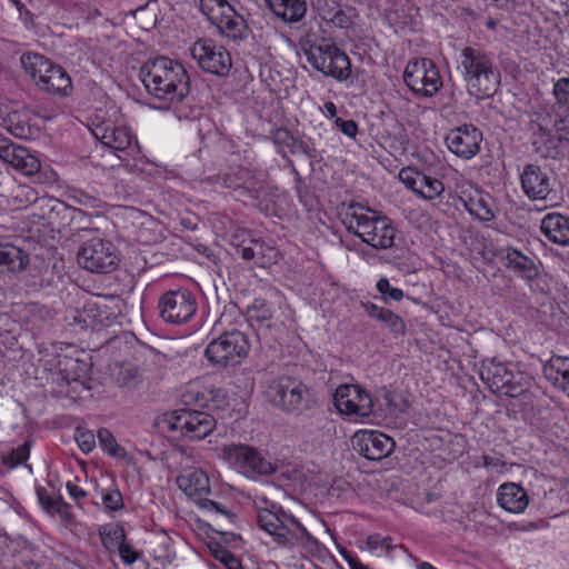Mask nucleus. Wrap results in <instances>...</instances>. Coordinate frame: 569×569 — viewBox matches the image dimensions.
<instances>
[{"instance_id":"obj_47","label":"nucleus","mask_w":569,"mask_h":569,"mask_svg":"<svg viewBox=\"0 0 569 569\" xmlns=\"http://www.w3.org/2000/svg\"><path fill=\"white\" fill-rule=\"evenodd\" d=\"M21 148V146L14 144L9 138L0 134V159L4 162L12 166Z\"/></svg>"},{"instance_id":"obj_32","label":"nucleus","mask_w":569,"mask_h":569,"mask_svg":"<svg viewBox=\"0 0 569 569\" xmlns=\"http://www.w3.org/2000/svg\"><path fill=\"white\" fill-rule=\"evenodd\" d=\"M531 143L536 153L540 157L549 158L555 153L557 140L550 130L538 126V129L532 133Z\"/></svg>"},{"instance_id":"obj_31","label":"nucleus","mask_w":569,"mask_h":569,"mask_svg":"<svg viewBox=\"0 0 569 569\" xmlns=\"http://www.w3.org/2000/svg\"><path fill=\"white\" fill-rule=\"evenodd\" d=\"M226 398V393L222 389H210L200 391L194 388H190L183 393L182 399L186 405H193L197 407H208L209 401L219 403Z\"/></svg>"},{"instance_id":"obj_56","label":"nucleus","mask_w":569,"mask_h":569,"mask_svg":"<svg viewBox=\"0 0 569 569\" xmlns=\"http://www.w3.org/2000/svg\"><path fill=\"white\" fill-rule=\"evenodd\" d=\"M530 500H497L498 506L507 512L520 513L526 510Z\"/></svg>"},{"instance_id":"obj_46","label":"nucleus","mask_w":569,"mask_h":569,"mask_svg":"<svg viewBox=\"0 0 569 569\" xmlns=\"http://www.w3.org/2000/svg\"><path fill=\"white\" fill-rule=\"evenodd\" d=\"M353 13L355 9L349 7L347 9H342L339 7L328 19V22L332 23L335 27L347 29L353 23Z\"/></svg>"},{"instance_id":"obj_10","label":"nucleus","mask_w":569,"mask_h":569,"mask_svg":"<svg viewBox=\"0 0 569 569\" xmlns=\"http://www.w3.org/2000/svg\"><path fill=\"white\" fill-rule=\"evenodd\" d=\"M77 259L83 269L97 273L111 272L116 270L119 263L113 243L97 236L81 244Z\"/></svg>"},{"instance_id":"obj_15","label":"nucleus","mask_w":569,"mask_h":569,"mask_svg":"<svg viewBox=\"0 0 569 569\" xmlns=\"http://www.w3.org/2000/svg\"><path fill=\"white\" fill-rule=\"evenodd\" d=\"M333 402L339 412L361 418L376 413L375 401L358 385H341L336 389Z\"/></svg>"},{"instance_id":"obj_8","label":"nucleus","mask_w":569,"mask_h":569,"mask_svg":"<svg viewBox=\"0 0 569 569\" xmlns=\"http://www.w3.org/2000/svg\"><path fill=\"white\" fill-rule=\"evenodd\" d=\"M306 56L316 70L339 82L348 80L351 76L349 57L333 43L322 41L312 44L306 51Z\"/></svg>"},{"instance_id":"obj_44","label":"nucleus","mask_w":569,"mask_h":569,"mask_svg":"<svg viewBox=\"0 0 569 569\" xmlns=\"http://www.w3.org/2000/svg\"><path fill=\"white\" fill-rule=\"evenodd\" d=\"M399 180L410 190H412L416 194L418 191V184H421V181H425V173L411 168H402L399 171Z\"/></svg>"},{"instance_id":"obj_55","label":"nucleus","mask_w":569,"mask_h":569,"mask_svg":"<svg viewBox=\"0 0 569 569\" xmlns=\"http://www.w3.org/2000/svg\"><path fill=\"white\" fill-rule=\"evenodd\" d=\"M313 6L325 21L340 7L338 0H313Z\"/></svg>"},{"instance_id":"obj_50","label":"nucleus","mask_w":569,"mask_h":569,"mask_svg":"<svg viewBox=\"0 0 569 569\" xmlns=\"http://www.w3.org/2000/svg\"><path fill=\"white\" fill-rule=\"evenodd\" d=\"M553 93L559 107L569 113V78H560L553 86Z\"/></svg>"},{"instance_id":"obj_29","label":"nucleus","mask_w":569,"mask_h":569,"mask_svg":"<svg viewBox=\"0 0 569 569\" xmlns=\"http://www.w3.org/2000/svg\"><path fill=\"white\" fill-rule=\"evenodd\" d=\"M543 372L547 379L563 391L569 385V358L560 356L551 358L545 366Z\"/></svg>"},{"instance_id":"obj_2","label":"nucleus","mask_w":569,"mask_h":569,"mask_svg":"<svg viewBox=\"0 0 569 569\" xmlns=\"http://www.w3.org/2000/svg\"><path fill=\"white\" fill-rule=\"evenodd\" d=\"M458 69L467 84L468 92L476 98H489L497 92L500 73L492 57L479 48L466 47L461 50Z\"/></svg>"},{"instance_id":"obj_34","label":"nucleus","mask_w":569,"mask_h":569,"mask_svg":"<svg viewBox=\"0 0 569 569\" xmlns=\"http://www.w3.org/2000/svg\"><path fill=\"white\" fill-rule=\"evenodd\" d=\"M272 248L267 246L260 238L248 239L247 244L242 246L236 252L246 261H256L262 263L261 260L266 257L268 250Z\"/></svg>"},{"instance_id":"obj_6","label":"nucleus","mask_w":569,"mask_h":569,"mask_svg":"<svg viewBox=\"0 0 569 569\" xmlns=\"http://www.w3.org/2000/svg\"><path fill=\"white\" fill-rule=\"evenodd\" d=\"M199 8L224 37L234 41L248 38L250 29L244 18L227 0H200Z\"/></svg>"},{"instance_id":"obj_64","label":"nucleus","mask_w":569,"mask_h":569,"mask_svg":"<svg viewBox=\"0 0 569 569\" xmlns=\"http://www.w3.org/2000/svg\"><path fill=\"white\" fill-rule=\"evenodd\" d=\"M555 129H556V140L557 141H569V121L565 119H559L555 122Z\"/></svg>"},{"instance_id":"obj_36","label":"nucleus","mask_w":569,"mask_h":569,"mask_svg":"<svg viewBox=\"0 0 569 569\" xmlns=\"http://www.w3.org/2000/svg\"><path fill=\"white\" fill-rule=\"evenodd\" d=\"M12 167L24 176H34L40 171V160L24 147L19 151Z\"/></svg>"},{"instance_id":"obj_33","label":"nucleus","mask_w":569,"mask_h":569,"mask_svg":"<svg viewBox=\"0 0 569 569\" xmlns=\"http://www.w3.org/2000/svg\"><path fill=\"white\" fill-rule=\"evenodd\" d=\"M103 547L109 551H116L126 540L124 529L119 523H107L98 529Z\"/></svg>"},{"instance_id":"obj_40","label":"nucleus","mask_w":569,"mask_h":569,"mask_svg":"<svg viewBox=\"0 0 569 569\" xmlns=\"http://www.w3.org/2000/svg\"><path fill=\"white\" fill-rule=\"evenodd\" d=\"M365 548L371 553H377L378 550L389 555L397 546L393 545V539L389 536L383 537L380 533H371L366 538Z\"/></svg>"},{"instance_id":"obj_51","label":"nucleus","mask_w":569,"mask_h":569,"mask_svg":"<svg viewBox=\"0 0 569 569\" xmlns=\"http://www.w3.org/2000/svg\"><path fill=\"white\" fill-rule=\"evenodd\" d=\"M290 521L296 525L301 532L300 536L296 538L297 542L310 552L317 550L319 547L317 539H315L295 517H290Z\"/></svg>"},{"instance_id":"obj_61","label":"nucleus","mask_w":569,"mask_h":569,"mask_svg":"<svg viewBox=\"0 0 569 569\" xmlns=\"http://www.w3.org/2000/svg\"><path fill=\"white\" fill-rule=\"evenodd\" d=\"M254 237L249 230L238 229L231 236V244L236 249H240L242 246L247 244L248 239H253Z\"/></svg>"},{"instance_id":"obj_48","label":"nucleus","mask_w":569,"mask_h":569,"mask_svg":"<svg viewBox=\"0 0 569 569\" xmlns=\"http://www.w3.org/2000/svg\"><path fill=\"white\" fill-rule=\"evenodd\" d=\"M30 456V443L26 442L19 446L16 449H12L11 452L3 459V462L9 468H14L28 460Z\"/></svg>"},{"instance_id":"obj_62","label":"nucleus","mask_w":569,"mask_h":569,"mask_svg":"<svg viewBox=\"0 0 569 569\" xmlns=\"http://www.w3.org/2000/svg\"><path fill=\"white\" fill-rule=\"evenodd\" d=\"M116 550L119 552L121 560L127 565L133 563L138 558V553L132 549L130 545H127L124 541H122L121 546L116 548Z\"/></svg>"},{"instance_id":"obj_7","label":"nucleus","mask_w":569,"mask_h":569,"mask_svg":"<svg viewBox=\"0 0 569 569\" xmlns=\"http://www.w3.org/2000/svg\"><path fill=\"white\" fill-rule=\"evenodd\" d=\"M249 350L248 337L239 330H231L210 341L204 357L217 367L236 366L248 356Z\"/></svg>"},{"instance_id":"obj_58","label":"nucleus","mask_w":569,"mask_h":569,"mask_svg":"<svg viewBox=\"0 0 569 569\" xmlns=\"http://www.w3.org/2000/svg\"><path fill=\"white\" fill-rule=\"evenodd\" d=\"M482 466L485 468H490L499 473H502L505 470H507V462L503 461L500 457L490 456V455H482L481 456Z\"/></svg>"},{"instance_id":"obj_43","label":"nucleus","mask_w":569,"mask_h":569,"mask_svg":"<svg viewBox=\"0 0 569 569\" xmlns=\"http://www.w3.org/2000/svg\"><path fill=\"white\" fill-rule=\"evenodd\" d=\"M248 315L251 320H256L261 326L270 327L269 321L272 319V310L268 303L262 300H254L248 308Z\"/></svg>"},{"instance_id":"obj_38","label":"nucleus","mask_w":569,"mask_h":569,"mask_svg":"<svg viewBox=\"0 0 569 569\" xmlns=\"http://www.w3.org/2000/svg\"><path fill=\"white\" fill-rule=\"evenodd\" d=\"M234 174L238 181L234 184H230L233 188H243L252 197H256L262 189V180L258 179L250 170L246 168H239Z\"/></svg>"},{"instance_id":"obj_16","label":"nucleus","mask_w":569,"mask_h":569,"mask_svg":"<svg viewBox=\"0 0 569 569\" xmlns=\"http://www.w3.org/2000/svg\"><path fill=\"white\" fill-rule=\"evenodd\" d=\"M482 133L472 124H463L449 131L446 137L448 149L462 159H471L480 150Z\"/></svg>"},{"instance_id":"obj_25","label":"nucleus","mask_w":569,"mask_h":569,"mask_svg":"<svg viewBox=\"0 0 569 569\" xmlns=\"http://www.w3.org/2000/svg\"><path fill=\"white\" fill-rule=\"evenodd\" d=\"M540 229L549 241L569 246V217L557 212L548 213L541 220Z\"/></svg>"},{"instance_id":"obj_12","label":"nucleus","mask_w":569,"mask_h":569,"mask_svg":"<svg viewBox=\"0 0 569 569\" xmlns=\"http://www.w3.org/2000/svg\"><path fill=\"white\" fill-rule=\"evenodd\" d=\"M224 459L247 477L268 476L277 471V466L267 460L257 449L247 445L227 447Z\"/></svg>"},{"instance_id":"obj_11","label":"nucleus","mask_w":569,"mask_h":569,"mask_svg":"<svg viewBox=\"0 0 569 569\" xmlns=\"http://www.w3.org/2000/svg\"><path fill=\"white\" fill-rule=\"evenodd\" d=\"M197 308V299L188 289L167 291L158 302L161 319L171 325L187 323L196 315Z\"/></svg>"},{"instance_id":"obj_20","label":"nucleus","mask_w":569,"mask_h":569,"mask_svg":"<svg viewBox=\"0 0 569 569\" xmlns=\"http://www.w3.org/2000/svg\"><path fill=\"white\" fill-rule=\"evenodd\" d=\"M92 134L103 146L114 151L129 154L133 149V136L127 127H116L106 122L96 124Z\"/></svg>"},{"instance_id":"obj_9","label":"nucleus","mask_w":569,"mask_h":569,"mask_svg":"<svg viewBox=\"0 0 569 569\" xmlns=\"http://www.w3.org/2000/svg\"><path fill=\"white\" fill-rule=\"evenodd\" d=\"M162 423L171 431H180L183 437L190 440H201L216 428V420L211 415L189 409H179L166 413Z\"/></svg>"},{"instance_id":"obj_53","label":"nucleus","mask_w":569,"mask_h":569,"mask_svg":"<svg viewBox=\"0 0 569 569\" xmlns=\"http://www.w3.org/2000/svg\"><path fill=\"white\" fill-rule=\"evenodd\" d=\"M214 558L223 563L227 569H243L238 558L224 548L214 551Z\"/></svg>"},{"instance_id":"obj_28","label":"nucleus","mask_w":569,"mask_h":569,"mask_svg":"<svg viewBox=\"0 0 569 569\" xmlns=\"http://www.w3.org/2000/svg\"><path fill=\"white\" fill-rule=\"evenodd\" d=\"M361 307L368 317L381 322L390 332L400 336L406 333L405 321L393 311L372 302H362Z\"/></svg>"},{"instance_id":"obj_17","label":"nucleus","mask_w":569,"mask_h":569,"mask_svg":"<svg viewBox=\"0 0 569 569\" xmlns=\"http://www.w3.org/2000/svg\"><path fill=\"white\" fill-rule=\"evenodd\" d=\"M290 515L276 503H271L270 508H258L257 518L260 528L273 536L277 543L287 548L293 546L286 527V521H290Z\"/></svg>"},{"instance_id":"obj_54","label":"nucleus","mask_w":569,"mask_h":569,"mask_svg":"<svg viewBox=\"0 0 569 569\" xmlns=\"http://www.w3.org/2000/svg\"><path fill=\"white\" fill-rule=\"evenodd\" d=\"M70 198L78 204L94 209L98 208V199L83 190L73 189L70 192Z\"/></svg>"},{"instance_id":"obj_63","label":"nucleus","mask_w":569,"mask_h":569,"mask_svg":"<svg viewBox=\"0 0 569 569\" xmlns=\"http://www.w3.org/2000/svg\"><path fill=\"white\" fill-rule=\"evenodd\" d=\"M279 475L277 476L278 481H296L300 478V472L292 466H282L280 469L277 468Z\"/></svg>"},{"instance_id":"obj_27","label":"nucleus","mask_w":569,"mask_h":569,"mask_svg":"<svg viewBox=\"0 0 569 569\" xmlns=\"http://www.w3.org/2000/svg\"><path fill=\"white\" fill-rule=\"evenodd\" d=\"M28 263L29 256L24 250L10 243L0 244V276L20 272Z\"/></svg>"},{"instance_id":"obj_60","label":"nucleus","mask_w":569,"mask_h":569,"mask_svg":"<svg viewBox=\"0 0 569 569\" xmlns=\"http://www.w3.org/2000/svg\"><path fill=\"white\" fill-rule=\"evenodd\" d=\"M520 492H522L520 485L506 482L499 487L497 498H516Z\"/></svg>"},{"instance_id":"obj_49","label":"nucleus","mask_w":569,"mask_h":569,"mask_svg":"<svg viewBox=\"0 0 569 569\" xmlns=\"http://www.w3.org/2000/svg\"><path fill=\"white\" fill-rule=\"evenodd\" d=\"M74 439L83 453L91 452L96 447V437L92 431L78 427L74 431Z\"/></svg>"},{"instance_id":"obj_37","label":"nucleus","mask_w":569,"mask_h":569,"mask_svg":"<svg viewBox=\"0 0 569 569\" xmlns=\"http://www.w3.org/2000/svg\"><path fill=\"white\" fill-rule=\"evenodd\" d=\"M24 71L33 79L39 80L43 70L48 68L50 61L39 53H24L20 58Z\"/></svg>"},{"instance_id":"obj_18","label":"nucleus","mask_w":569,"mask_h":569,"mask_svg":"<svg viewBox=\"0 0 569 569\" xmlns=\"http://www.w3.org/2000/svg\"><path fill=\"white\" fill-rule=\"evenodd\" d=\"M395 447V440L378 430H367L357 437V449L368 460L380 461L389 457Z\"/></svg>"},{"instance_id":"obj_22","label":"nucleus","mask_w":569,"mask_h":569,"mask_svg":"<svg viewBox=\"0 0 569 569\" xmlns=\"http://www.w3.org/2000/svg\"><path fill=\"white\" fill-rule=\"evenodd\" d=\"M30 121L31 114L27 108L6 107L0 114L1 126L19 139H30L33 136Z\"/></svg>"},{"instance_id":"obj_45","label":"nucleus","mask_w":569,"mask_h":569,"mask_svg":"<svg viewBox=\"0 0 569 569\" xmlns=\"http://www.w3.org/2000/svg\"><path fill=\"white\" fill-rule=\"evenodd\" d=\"M377 290L381 293L385 302L388 300L400 301L403 299L405 293L400 288L391 287L387 278H380L376 284Z\"/></svg>"},{"instance_id":"obj_35","label":"nucleus","mask_w":569,"mask_h":569,"mask_svg":"<svg viewBox=\"0 0 569 569\" xmlns=\"http://www.w3.org/2000/svg\"><path fill=\"white\" fill-rule=\"evenodd\" d=\"M38 503L49 516H58L66 523H71L74 519L72 506L64 500H38Z\"/></svg>"},{"instance_id":"obj_23","label":"nucleus","mask_w":569,"mask_h":569,"mask_svg":"<svg viewBox=\"0 0 569 569\" xmlns=\"http://www.w3.org/2000/svg\"><path fill=\"white\" fill-rule=\"evenodd\" d=\"M503 259L506 267L526 281H533L540 274L539 267L533 257L526 256L515 248H507Z\"/></svg>"},{"instance_id":"obj_4","label":"nucleus","mask_w":569,"mask_h":569,"mask_svg":"<svg viewBox=\"0 0 569 569\" xmlns=\"http://www.w3.org/2000/svg\"><path fill=\"white\" fill-rule=\"evenodd\" d=\"M269 401L279 409L301 415L317 406L315 392L302 381L292 377L272 380L267 389Z\"/></svg>"},{"instance_id":"obj_41","label":"nucleus","mask_w":569,"mask_h":569,"mask_svg":"<svg viewBox=\"0 0 569 569\" xmlns=\"http://www.w3.org/2000/svg\"><path fill=\"white\" fill-rule=\"evenodd\" d=\"M445 190L443 183L436 178L425 174V181L418 184L417 196L426 200H432L439 197Z\"/></svg>"},{"instance_id":"obj_59","label":"nucleus","mask_w":569,"mask_h":569,"mask_svg":"<svg viewBox=\"0 0 569 569\" xmlns=\"http://www.w3.org/2000/svg\"><path fill=\"white\" fill-rule=\"evenodd\" d=\"M335 124L343 134L349 138H355L358 133V124L355 120H343L341 118H337L335 120Z\"/></svg>"},{"instance_id":"obj_30","label":"nucleus","mask_w":569,"mask_h":569,"mask_svg":"<svg viewBox=\"0 0 569 569\" xmlns=\"http://www.w3.org/2000/svg\"><path fill=\"white\" fill-rule=\"evenodd\" d=\"M376 406L381 410H387L389 415H398L405 412L409 405L402 395L383 388L376 399Z\"/></svg>"},{"instance_id":"obj_52","label":"nucleus","mask_w":569,"mask_h":569,"mask_svg":"<svg viewBox=\"0 0 569 569\" xmlns=\"http://www.w3.org/2000/svg\"><path fill=\"white\" fill-rule=\"evenodd\" d=\"M469 211L483 221H489L495 218L493 211L481 198L477 201L470 200Z\"/></svg>"},{"instance_id":"obj_57","label":"nucleus","mask_w":569,"mask_h":569,"mask_svg":"<svg viewBox=\"0 0 569 569\" xmlns=\"http://www.w3.org/2000/svg\"><path fill=\"white\" fill-rule=\"evenodd\" d=\"M196 501L200 508L213 510L218 513H221L224 517H227L230 521H233V519L236 517V515L232 511L226 509L223 506L218 503L216 500H196Z\"/></svg>"},{"instance_id":"obj_3","label":"nucleus","mask_w":569,"mask_h":569,"mask_svg":"<svg viewBox=\"0 0 569 569\" xmlns=\"http://www.w3.org/2000/svg\"><path fill=\"white\" fill-rule=\"evenodd\" d=\"M480 378L492 393L510 398L523 395L530 387V377L515 369L511 362L490 359L482 362Z\"/></svg>"},{"instance_id":"obj_26","label":"nucleus","mask_w":569,"mask_h":569,"mask_svg":"<svg viewBox=\"0 0 569 569\" xmlns=\"http://www.w3.org/2000/svg\"><path fill=\"white\" fill-rule=\"evenodd\" d=\"M270 11L284 23H297L307 13L306 0H264Z\"/></svg>"},{"instance_id":"obj_24","label":"nucleus","mask_w":569,"mask_h":569,"mask_svg":"<svg viewBox=\"0 0 569 569\" xmlns=\"http://www.w3.org/2000/svg\"><path fill=\"white\" fill-rule=\"evenodd\" d=\"M177 485L188 498H202L210 493L209 477L200 469L186 470L177 478Z\"/></svg>"},{"instance_id":"obj_14","label":"nucleus","mask_w":569,"mask_h":569,"mask_svg":"<svg viewBox=\"0 0 569 569\" xmlns=\"http://www.w3.org/2000/svg\"><path fill=\"white\" fill-rule=\"evenodd\" d=\"M191 56L206 72L226 76L232 66L231 56L227 49L211 39H199L190 48Z\"/></svg>"},{"instance_id":"obj_39","label":"nucleus","mask_w":569,"mask_h":569,"mask_svg":"<svg viewBox=\"0 0 569 569\" xmlns=\"http://www.w3.org/2000/svg\"><path fill=\"white\" fill-rule=\"evenodd\" d=\"M98 440L104 451H107L111 457L114 458H124L127 452L120 447L113 437V435L106 428H101L98 430Z\"/></svg>"},{"instance_id":"obj_21","label":"nucleus","mask_w":569,"mask_h":569,"mask_svg":"<svg viewBox=\"0 0 569 569\" xmlns=\"http://www.w3.org/2000/svg\"><path fill=\"white\" fill-rule=\"evenodd\" d=\"M36 83L41 90L60 97H67L72 91L71 78L67 71L52 62L43 70Z\"/></svg>"},{"instance_id":"obj_42","label":"nucleus","mask_w":569,"mask_h":569,"mask_svg":"<svg viewBox=\"0 0 569 569\" xmlns=\"http://www.w3.org/2000/svg\"><path fill=\"white\" fill-rule=\"evenodd\" d=\"M277 140L288 143V140L292 141V147L302 151L308 158L316 159L319 153L312 142L309 140H297L295 139L288 130H279L277 132Z\"/></svg>"},{"instance_id":"obj_13","label":"nucleus","mask_w":569,"mask_h":569,"mask_svg":"<svg viewBox=\"0 0 569 569\" xmlns=\"http://www.w3.org/2000/svg\"><path fill=\"white\" fill-rule=\"evenodd\" d=\"M403 81L415 93L432 97L442 87L439 71L430 59L422 58L408 63Z\"/></svg>"},{"instance_id":"obj_1","label":"nucleus","mask_w":569,"mask_h":569,"mask_svg":"<svg viewBox=\"0 0 569 569\" xmlns=\"http://www.w3.org/2000/svg\"><path fill=\"white\" fill-rule=\"evenodd\" d=\"M139 77L151 96L170 103L181 102L190 93L188 72L182 64L167 57L147 61L140 68Z\"/></svg>"},{"instance_id":"obj_19","label":"nucleus","mask_w":569,"mask_h":569,"mask_svg":"<svg viewBox=\"0 0 569 569\" xmlns=\"http://www.w3.org/2000/svg\"><path fill=\"white\" fill-rule=\"evenodd\" d=\"M521 188L531 200H546L552 192L549 172L537 164H527L520 176Z\"/></svg>"},{"instance_id":"obj_5","label":"nucleus","mask_w":569,"mask_h":569,"mask_svg":"<svg viewBox=\"0 0 569 569\" xmlns=\"http://www.w3.org/2000/svg\"><path fill=\"white\" fill-rule=\"evenodd\" d=\"M345 223L348 232L375 249H388L393 246L396 229L386 216H380L376 211L353 213Z\"/></svg>"}]
</instances>
